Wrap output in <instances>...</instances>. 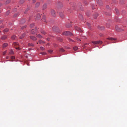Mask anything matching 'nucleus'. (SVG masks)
Instances as JSON below:
<instances>
[{
  "instance_id": "nucleus-57",
  "label": "nucleus",
  "mask_w": 127,
  "mask_h": 127,
  "mask_svg": "<svg viewBox=\"0 0 127 127\" xmlns=\"http://www.w3.org/2000/svg\"><path fill=\"white\" fill-rule=\"evenodd\" d=\"M2 4L1 3H0V6Z\"/></svg>"
},
{
  "instance_id": "nucleus-40",
  "label": "nucleus",
  "mask_w": 127,
  "mask_h": 127,
  "mask_svg": "<svg viewBox=\"0 0 127 127\" xmlns=\"http://www.w3.org/2000/svg\"><path fill=\"white\" fill-rule=\"evenodd\" d=\"M6 51H5L3 52V55H5L6 53Z\"/></svg>"
},
{
  "instance_id": "nucleus-64",
  "label": "nucleus",
  "mask_w": 127,
  "mask_h": 127,
  "mask_svg": "<svg viewBox=\"0 0 127 127\" xmlns=\"http://www.w3.org/2000/svg\"><path fill=\"white\" fill-rule=\"evenodd\" d=\"M72 23V22H71V23Z\"/></svg>"
},
{
  "instance_id": "nucleus-11",
  "label": "nucleus",
  "mask_w": 127,
  "mask_h": 127,
  "mask_svg": "<svg viewBox=\"0 0 127 127\" xmlns=\"http://www.w3.org/2000/svg\"><path fill=\"white\" fill-rule=\"evenodd\" d=\"M25 35L26 33H24L21 36H20V39H22L25 36Z\"/></svg>"
},
{
  "instance_id": "nucleus-56",
  "label": "nucleus",
  "mask_w": 127,
  "mask_h": 127,
  "mask_svg": "<svg viewBox=\"0 0 127 127\" xmlns=\"http://www.w3.org/2000/svg\"><path fill=\"white\" fill-rule=\"evenodd\" d=\"M108 7H109V6H107V7H106V8H108Z\"/></svg>"
},
{
  "instance_id": "nucleus-32",
  "label": "nucleus",
  "mask_w": 127,
  "mask_h": 127,
  "mask_svg": "<svg viewBox=\"0 0 127 127\" xmlns=\"http://www.w3.org/2000/svg\"><path fill=\"white\" fill-rule=\"evenodd\" d=\"M15 47V48L17 49H18L19 50H20L21 49V48L19 47Z\"/></svg>"
},
{
  "instance_id": "nucleus-42",
  "label": "nucleus",
  "mask_w": 127,
  "mask_h": 127,
  "mask_svg": "<svg viewBox=\"0 0 127 127\" xmlns=\"http://www.w3.org/2000/svg\"><path fill=\"white\" fill-rule=\"evenodd\" d=\"M26 28V26H24V27H22L21 28V29H24V28Z\"/></svg>"
},
{
  "instance_id": "nucleus-3",
  "label": "nucleus",
  "mask_w": 127,
  "mask_h": 127,
  "mask_svg": "<svg viewBox=\"0 0 127 127\" xmlns=\"http://www.w3.org/2000/svg\"><path fill=\"white\" fill-rule=\"evenodd\" d=\"M51 13L52 16H56L55 11L54 10L52 9L51 10Z\"/></svg>"
},
{
  "instance_id": "nucleus-39",
  "label": "nucleus",
  "mask_w": 127,
  "mask_h": 127,
  "mask_svg": "<svg viewBox=\"0 0 127 127\" xmlns=\"http://www.w3.org/2000/svg\"><path fill=\"white\" fill-rule=\"evenodd\" d=\"M34 26V24H32L30 26L31 27H33Z\"/></svg>"
},
{
  "instance_id": "nucleus-23",
  "label": "nucleus",
  "mask_w": 127,
  "mask_h": 127,
  "mask_svg": "<svg viewBox=\"0 0 127 127\" xmlns=\"http://www.w3.org/2000/svg\"><path fill=\"white\" fill-rule=\"evenodd\" d=\"M64 51V50L63 48H60V49L59 51L61 52H63Z\"/></svg>"
},
{
  "instance_id": "nucleus-37",
  "label": "nucleus",
  "mask_w": 127,
  "mask_h": 127,
  "mask_svg": "<svg viewBox=\"0 0 127 127\" xmlns=\"http://www.w3.org/2000/svg\"><path fill=\"white\" fill-rule=\"evenodd\" d=\"M40 54H42L43 55H46V53L45 52H43L41 53H40Z\"/></svg>"
},
{
  "instance_id": "nucleus-17",
  "label": "nucleus",
  "mask_w": 127,
  "mask_h": 127,
  "mask_svg": "<svg viewBox=\"0 0 127 127\" xmlns=\"http://www.w3.org/2000/svg\"><path fill=\"white\" fill-rule=\"evenodd\" d=\"M25 21H26L25 20L23 19L21 20V21H20V23L21 24H23V23H25Z\"/></svg>"
},
{
  "instance_id": "nucleus-13",
  "label": "nucleus",
  "mask_w": 127,
  "mask_h": 127,
  "mask_svg": "<svg viewBox=\"0 0 127 127\" xmlns=\"http://www.w3.org/2000/svg\"><path fill=\"white\" fill-rule=\"evenodd\" d=\"M41 32L42 34H43L44 35H45L46 34H47V33H46L44 31V30H42L41 31Z\"/></svg>"
},
{
  "instance_id": "nucleus-45",
  "label": "nucleus",
  "mask_w": 127,
  "mask_h": 127,
  "mask_svg": "<svg viewBox=\"0 0 127 127\" xmlns=\"http://www.w3.org/2000/svg\"><path fill=\"white\" fill-rule=\"evenodd\" d=\"M79 18L80 19H81L82 18V16L81 15H80V16H79Z\"/></svg>"
},
{
  "instance_id": "nucleus-61",
  "label": "nucleus",
  "mask_w": 127,
  "mask_h": 127,
  "mask_svg": "<svg viewBox=\"0 0 127 127\" xmlns=\"http://www.w3.org/2000/svg\"><path fill=\"white\" fill-rule=\"evenodd\" d=\"M27 10H26V12L27 11Z\"/></svg>"
},
{
  "instance_id": "nucleus-49",
  "label": "nucleus",
  "mask_w": 127,
  "mask_h": 127,
  "mask_svg": "<svg viewBox=\"0 0 127 127\" xmlns=\"http://www.w3.org/2000/svg\"><path fill=\"white\" fill-rule=\"evenodd\" d=\"M37 28H35V31H36L37 30Z\"/></svg>"
},
{
  "instance_id": "nucleus-26",
  "label": "nucleus",
  "mask_w": 127,
  "mask_h": 127,
  "mask_svg": "<svg viewBox=\"0 0 127 127\" xmlns=\"http://www.w3.org/2000/svg\"><path fill=\"white\" fill-rule=\"evenodd\" d=\"M9 54H14L13 51L12 50H11L10 52H9Z\"/></svg>"
},
{
  "instance_id": "nucleus-25",
  "label": "nucleus",
  "mask_w": 127,
  "mask_h": 127,
  "mask_svg": "<svg viewBox=\"0 0 127 127\" xmlns=\"http://www.w3.org/2000/svg\"><path fill=\"white\" fill-rule=\"evenodd\" d=\"M60 17L62 18H63L64 17L63 14L62 12H60Z\"/></svg>"
},
{
  "instance_id": "nucleus-59",
  "label": "nucleus",
  "mask_w": 127,
  "mask_h": 127,
  "mask_svg": "<svg viewBox=\"0 0 127 127\" xmlns=\"http://www.w3.org/2000/svg\"><path fill=\"white\" fill-rule=\"evenodd\" d=\"M10 61V60H7V61Z\"/></svg>"
},
{
  "instance_id": "nucleus-53",
  "label": "nucleus",
  "mask_w": 127,
  "mask_h": 127,
  "mask_svg": "<svg viewBox=\"0 0 127 127\" xmlns=\"http://www.w3.org/2000/svg\"><path fill=\"white\" fill-rule=\"evenodd\" d=\"M9 12H7V15H8V14H9Z\"/></svg>"
},
{
  "instance_id": "nucleus-18",
  "label": "nucleus",
  "mask_w": 127,
  "mask_h": 127,
  "mask_svg": "<svg viewBox=\"0 0 127 127\" xmlns=\"http://www.w3.org/2000/svg\"><path fill=\"white\" fill-rule=\"evenodd\" d=\"M71 24L69 23H68L66 24V26L67 28H69L71 26Z\"/></svg>"
},
{
  "instance_id": "nucleus-54",
  "label": "nucleus",
  "mask_w": 127,
  "mask_h": 127,
  "mask_svg": "<svg viewBox=\"0 0 127 127\" xmlns=\"http://www.w3.org/2000/svg\"><path fill=\"white\" fill-rule=\"evenodd\" d=\"M97 16V14L96 15V16H94V17H95V18H96V16Z\"/></svg>"
},
{
  "instance_id": "nucleus-31",
  "label": "nucleus",
  "mask_w": 127,
  "mask_h": 127,
  "mask_svg": "<svg viewBox=\"0 0 127 127\" xmlns=\"http://www.w3.org/2000/svg\"><path fill=\"white\" fill-rule=\"evenodd\" d=\"M40 49L42 50H44L45 49L42 47H40Z\"/></svg>"
},
{
  "instance_id": "nucleus-50",
  "label": "nucleus",
  "mask_w": 127,
  "mask_h": 127,
  "mask_svg": "<svg viewBox=\"0 0 127 127\" xmlns=\"http://www.w3.org/2000/svg\"><path fill=\"white\" fill-rule=\"evenodd\" d=\"M35 0H33V3H34L35 2Z\"/></svg>"
},
{
  "instance_id": "nucleus-2",
  "label": "nucleus",
  "mask_w": 127,
  "mask_h": 127,
  "mask_svg": "<svg viewBox=\"0 0 127 127\" xmlns=\"http://www.w3.org/2000/svg\"><path fill=\"white\" fill-rule=\"evenodd\" d=\"M115 29L117 31L120 32L123 31V30L121 29L120 28H119L118 26H116L115 27Z\"/></svg>"
},
{
  "instance_id": "nucleus-41",
  "label": "nucleus",
  "mask_w": 127,
  "mask_h": 127,
  "mask_svg": "<svg viewBox=\"0 0 127 127\" xmlns=\"http://www.w3.org/2000/svg\"><path fill=\"white\" fill-rule=\"evenodd\" d=\"M68 40H69V41H73L70 38H69L68 39Z\"/></svg>"
},
{
  "instance_id": "nucleus-27",
  "label": "nucleus",
  "mask_w": 127,
  "mask_h": 127,
  "mask_svg": "<svg viewBox=\"0 0 127 127\" xmlns=\"http://www.w3.org/2000/svg\"><path fill=\"white\" fill-rule=\"evenodd\" d=\"M13 45L14 46H18V44L17 43H16V42H14L13 44Z\"/></svg>"
},
{
  "instance_id": "nucleus-24",
  "label": "nucleus",
  "mask_w": 127,
  "mask_h": 127,
  "mask_svg": "<svg viewBox=\"0 0 127 127\" xmlns=\"http://www.w3.org/2000/svg\"><path fill=\"white\" fill-rule=\"evenodd\" d=\"M38 42L40 44H42V43H44V42L43 41H42V40H39Z\"/></svg>"
},
{
  "instance_id": "nucleus-4",
  "label": "nucleus",
  "mask_w": 127,
  "mask_h": 127,
  "mask_svg": "<svg viewBox=\"0 0 127 127\" xmlns=\"http://www.w3.org/2000/svg\"><path fill=\"white\" fill-rule=\"evenodd\" d=\"M92 42L94 44H101L102 43V42L100 41H92Z\"/></svg>"
},
{
  "instance_id": "nucleus-62",
  "label": "nucleus",
  "mask_w": 127,
  "mask_h": 127,
  "mask_svg": "<svg viewBox=\"0 0 127 127\" xmlns=\"http://www.w3.org/2000/svg\"><path fill=\"white\" fill-rule=\"evenodd\" d=\"M1 12V11L0 10V13Z\"/></svg>"
},
{
  "instance_id": "nucleus-33",
  "label": "nucleus",
  "mask_w": 127,
  "mask_h": 127,
  "mask_svg": "<svg viewBox=\"0 0 127 127\" xmlns=\"http://www.w3.org/2000/svg\"><path fill=\"white\" fill-rule=\"evenodd\" d=\"M31 33L33 34H35V32L33 31V29L32 31H31Z\"/></svg>"
},
{
  "instance_id": "nucleus-29",
  "label": "nucleus",
  "mask_w": 127,
  "mask_h": 127,
  "mask_svg": "<svg viewBox=\"0 0 127 127\" xmlns=\"http://www.w3.org/2000/svg\"><path fill=\"white\" fill-rule=\"evenodd\" d=\"M28 45L29 46H34V44L32 43H29Z\"/></svg>"
},
{
  "instance_id": "nucleus-6",
  "label": "nucleus",
  "mask_w": 127,
  "mask_h": 127,
  "mask_svg": "<svg viewBox=\"0 0 127 127\" xmlns=\"http://www.w3.org/2000/svg\"><path fill=\"white\" fill-rule=\"evenodd\" d=\"M58 29V28L56 26H54L52 27L53 30L54 31L56 32H58V31H57Z\"/></svg>"
},
{
  "instance_id": "nucleus-21",
  "label": "nucleus",
  "mask_w": 127,
  "mask_h": 127,
  "mask_svg": "<svg viewBox=\"0 0 127 127\" xmlns=\"http://www.w3.org/2000/svg\"><path fill=\"white\" fill-rule=\"evenodd\" d=\"M57 39L60 42H62L63 41V39L60 37L58 38Z\"/></svg>"
},
{
  "instance_id": "nucleus-12",
  "label": "nucleus",
  "mask_w": 127,
  "mask_h": 127,
  "mask_svg": "<svg viewBox=\"0 0 127 127\" xmlns=\"http://www.w3.org/2000/svg\"><path fill=\"white\" fill-rule=\"evenodd\" d=\"M9 30V29L7 28L4 30L3 32L4 33H5V32H8V31Z\"/></svg>"
},
{
  "instance_id": "nucleus-35",
  "label": "nucleus",
  "mask_w": 127,
  "mask_h": 127,
  "mask_svg": "<svg viewBox=\"0 0 127 127\" xmlns=\"http://www.w3.org/2000/svg\"><path fill=\"white\" fill-rule=\"evenodd\" d=\"M48 51L49 52L51 53L52 52L53 50H48Z\"/></svg>"
},
{
  "instance_id": "nucleus-22",
  "label": "nucleus",
  "mask_w": 127,
  "mask_h": 127,
  "mask_svg": "<svg viewBox=\"0 0 127 127\" xmlns=\"http://www.w3.org/2000/svg\"><path fill=\"white\" fill-rule=\"evenodd\" d=\"M40 5V3L39 2H37L36 3L35 5V7H37L39 6Z\"/></svg>"
},
{
  "instance_id": "nucleus-52",
  "label": "nucleus",
  "mask_w": 127,
  "mask_h": 127,
  "mask_svg": "<svg viewBox=\"0 0 127 127\" xmlns=\"http://www.w3.org/2000/svg\"><path fill=\"white\" fill-rule=\"evenodd\" d=\"M2 22V21H0V24Z\"/></svg>"
},
{
  "instance_id": "nucleus-20",
  "label": "nucleus",
  "mask_w": 127,
  "mask_h": 127,
  "mask_svg": "<svg viewBox=\"0 0 127 127\" xmlns=\"http://www.w3.org/2000/svg\"><path fill=\"white\" fill-rule=\"evenodd\" d=\"M37 37L39 38H41L43 37L40 34H38L37 35Z\"/></svg>"
},
{
  "instance_id": "nucleus-9",
  "label": "nucleus",
  "mask_w": 127,
  "mask_h": 127,
  "mask_svg": "<svg viewBox=\"0 0 127 127\" xmlns=\"http://www.w3.org/2000/svg\"><path fill=\"white\" fill-rule=\"evenodd\" d=\"M47 4H44L43 6L42 10H45L47 8Z\"/></svg>"
},
{
  "instance_id": "nucleus-8",
  "label": "nucleus",
  "mask_w": 127,
  "mask_h": 127,
  "mask_svg": "<svg viewBox=\"0 0 127 127\" xmlns=\"http://www.w3.org/2000/svg\"><path fill=\"white\" fill-rule=\"evenodd\" d=\"M75 29L78 31L82 32V30L79 28L78 27H75Z\"/></svg>"
},
{
  "instance_id": "nucleus-60",
  "label": "nucleus",
  "mask_w": 127,
  "mask_h": 127,
  "mask_svg": "<svg viewBox=\"0 0 127 127\" xmlns=\"http://www.w3.org/2000/svg\"><path fill=\"white\" fill-rule=\"evenodd\" d=\"M39 43V42H37V43L38 44Z\"/></svg>"
},
{
  "instance_id": "nucleus-7",
  "label": "nucleus",
  "mask_w": 127,
  "mask_h": 127,
  "mask_svg": "<svg viewBox=\"0 0 127 127\" xmlns=\"http://www.w3.org/2000/svg\"><path fill=\"white\" fill-rule=\"evenodd\" d=\"M30 37L31 39L33 40H37L36 38L33 36H30Z\"/></svg>"
},
{
  "instance_id": "nucleus-28",
  "label": "nucleus",
  "mask_w": 127,
  "mask_h": 127,
  "mask_svg": "<svg viewBox=\"0 0 127 127\" xmlns=\"http://www.w3.org/2000/svg\"><path fill=\"white\" fill-rule=\"evenodd\" d=\"M73 49L75 50V51L77 49H78V48L77 47H74L73 48Z\"/></svg>"
},
{
  "instance_id": "nucleus-15",
  "label": "nucleus",
  "mask_w": 127,
  "mask_h": 127,
  "mask_svg": "<svg viewBox=\"0 0 127 127\" xmlns=\"http://www.w3.org/2000/svg\"><path fill=\"white\" fill-rule=\"evenodd\" d=\"M8 45V44L6 43H4L3 45V48H5Z\"/></svg>"
},
{
  "instance_id": "nucleus-30",
  "label": "nucleus",
  "mask_w": 127,
  "mask_h": 127,
  "mask_svg": "<svg viewBox=\"0 0 127 127\" xmlns=\"http://www.w3.org/2000/svg\"><path fill=\"white\" fill-rule=\"evenodd\" d=\"M16 37V36L15 35H14L12 36L11 38L12 39H15Z\"/></svg>"
},
{
  "instance_id": "nucleus-5",
  "label": "nucleus",
  "mask_w": 127,
  "mask_h": 127,
  "mask_svg": "<svg viewBox=\"0 0 127 127\" xmlns=\"http://www.w3.org/2000/svg\"><path fill=\"white\" fill-rule=\"evenodd\" d=\"M7 37V36L6 35H4L2 36L1 39L2 40L6 39Z\"/></svg>"
},
{
  "instance_id": "nucleus-36",
  "label": "nucleus",
  "mask_w": 127,
  "mask_h": 127,
  "mask_svg": "<svg viewBox=\"0 0 127 127\" xmlns=\"http://www.w3.org/2000/svg\"><path fill=\"white\" fill-rule=\"evenodd\" d=\"M115 10L116 11V13L117 14H118L119 13V11L117 9H115Z\"/></svg>"
},
{
  "instance_id": "nucleus-16",
  "label": "nucleus",
  "mask_w": 127,
  "mask_h": 127,
  "mask_svg": "<svg viewBox=\"0 0 127 127\" xmlns=\"http://www.w3.org/2000/svg\"><path fill=\"white\" fill-rule=\"evenodd\" d=\"M41 16V15L40 14H38L36 16V17L38 19H39Z\"/></svg>"
},
{
  "instance_id": "nucleus-58",
  "label": "nucleus",
  "mask_w": 127,
  "mask_h": 127,
  "mask_svg": "<svg viewBox=\"0 0 127 127\" xmlns=\"http://www.w3.org/2000/svg\"><path fill=\"white\" fill-rule=\"evenodd\" d=\"M103 35L102 34V35H100V36H103Z\"/></svg>"
},
{
  "instance_id": "nucleus-44",
  "label": "nucleus",
  "mask_w": 127,
  "mask_h": 127,
  "mask_svg": "<svg viewBox=\"0 0 127 127\" xmlns=\"http://www.w3.org/2000/svg\"><path fill=\"white\" fill-rule=\"evenodd\" d=\"M87 25H88V26L89 27H90V24L89 23H87Z\"/></svg>"
},
{
  "instance_id": "nucleus-48",
  "label": "nucleus",
  "mask_w": 127,
  "mask_h": 127,
  "mask_svg": "<svg viewBox=\"0 0 127 127\" xmlns=\"http://www.w3.org/2000/svg\"><path fill=\"white\" fill-rule=\"evenodd\" d=\"M4 26V25H2L0 26V27L1 28H3Z\"/></svg>"
},
{
  "instance_id": "nucleus-51",
  "label": "nucleus",
  "mask_w": 127,
  "mask_h": 127,
  "mask_svg": "<svg viewBox=\"0 0 127 127\" xmlns=\"http://www.w3.org/2000/svg\"><path fill=\"white\" fill-rule=\"evenodd\" d=\"M8 58H9V57H8V56H7L6 57V59H8Z\"/></svg>"
},
{
  "instance_id": "nucleus-63",
  "label": "nucleus",
  "mask_w": 127,
  "mask_h": 127,
  "mask_svg": "<svg viewBox=\"0 0 127 127\" xmlns=\"http://www.w3.org/2000/svg\"><path fill=\"white\" fill-rule=\"evenodd\" d=\"M88 44L86 43V44H85H85Z\"/></svg>"
},
{
  "instance_id": "nucleus-34",
  "label": "nucleus",
  "mask_w": 127,
  "mask_h": 127,
  "mask_svg": "<svg viewBox=\"0 0 127 127\" xmlns=\"http://www.w3.org/2000/svg\"><path fill=\"white\" fill-rule=\"evenodd\" d=\"M25 1V0H21L20 1V3H23Z\"/></svg>"
},
{
  "instance_id": "nucleus-46",
  "label": "nucleus",
  "mask_w": 127,
  "mask_h": 127,
  "mask_svg": "<svg viewBox=\"0 0 127 127\" xmlns=\"http://www.w3.org/2000/svg\"><path fill=\"white\" fill-rule=\"evenodd\" d=\"M76 39H77V40H79V41H80V40H80V39H79V38H76Z\"/></svg>"
},
{
  "instance_id": "nucleus-10",
  "label": "nucleus",
  "mask_w": 127,
  "mask_h": 127,
  "mask_svg": "<svg viewBox=\"0 0 127 127\" xmlns=\"http://www.w3.org/2000/svg\"><path fill=\"white\" fill-rule=\"evenodd\" d=\"M107 39L109 40H116L117 39L116 38H112V37L107 38Z\"/></svg>"
},
{
  "instance_id": "nucleus-38",
  "label": "nucleus",
  "mask_w": 127,
  "mask_h": 127,
  "mask_svg": "<svg viewBox=\"0 0 127 127\" xmlns=\"http://www.w3.org/2000/svg\"><path fill=\"white\" fill-rule=\"evenodd\" d=\"M15 57L14 56H12L11 57V59H15Z\"/></svg>"
},
{
  "instance_id": "nucleus-55",
  "label": "nucleus",
  "mask_w": 127,
  "mask_h": 127,
  "mask_svg": "<svg viewBox=\"0 0 127 127\" xmlns=\"http://www.w3.org/2000/svg\"><path fill=\"white\" fill-rule=\"evenodd\" d=\"M9 61H11V62H13V60H11Z\"/></svg>"
},
{
  "instance_id": "nucleus-1",
  "label": "nucleus",
  "mask_w": 127,
  "mask_h": 127,
  "mask_svg": "<svg viewBox=\"0 0 127 127\" xmlns=\"http://www.w3.org/2000/svg\"><path fill=\"white\" fill-rule=\"evenodd\" d=\"M63 35L65 36H70L72 35V34L71 32L68 31H66L64 32L63 33Z\"/></svg>"
},
{
  "instance_id": "nucleus-19",
  "label": "nucleus",
  "mask_w": 127,
  "mask_h": 127,
  "mask_svg": "<svg viewBox=\"0 0 127 127\" xmlns=\"http://www.w3.org/2000/svg\"><path fill=\"white\" fill-rule=\"evenodd\" d=\"M43 21L44 22H45L46 23H47V22L46 20V17L44 16H43Z\"/></svg>"
},
{
  "instance_id": "nucleus-47",
  "label": "nucleus",
  "mask_w": 127,
  "mask_h": 127,
  "mask_svg": "<svg viewBox=\"0 0 127 127\" xmlns=\"http://www.w3.org/2000/svg\"><path fill=\"white\" fill-rule=\"evenodd\" d=\"M47 40L48 41H49V40H50V38H47Z\"/></svg>"
},
{
  "instance_id": "nucleus-43",
  "label": "nucleus",
  "mask_w": 127,
  "mask_h": 127,
  "mask_svg": "<svg viewBox=\"0 0 127 127\" xmlns=\"http://www.w3.org/2000/svg\"><path fill=\"white\" fill-rule=\"evenodd\" d=\"M17 15H18L17 14H16L14 15V17H16V16H17Z\"/></svg>"
},
{
  "instance_id": "nucleus-14",
  "label": "nucleus",
  "mask_w": 127,
  "mask_h": 127,
  "mask_svg": "<svg viewBox=\"0 0 127 127\" xmlns=\"http://www.w3.org/2000/svg\"><path fill=\"white\" fill-rule=\"evenodd\" d=\"M98 28L100 29L101 30H103L104 29V28L103 27L100 26H98Z\"/></svg>"
}]
</instances>
